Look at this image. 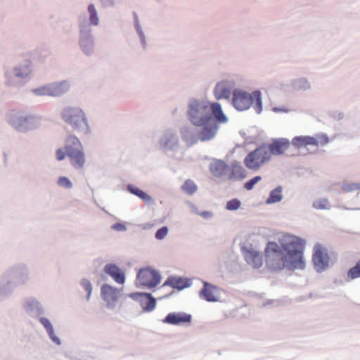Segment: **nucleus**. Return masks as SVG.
Listing matches in <instances>:
<instances>
[{"instance_id": "4c0bfd02", "label": "nucleus", "mask_w": 360, "mask_h": 360, "mask_svg": "<svg viewBox=\"0 0 360 360\" xmlns=\"http://www.w3.org/2000/svg\"><path fill=\"white\" fill-rule=\"evenodd\" d=\"M181 135H182V137L183 139L186 141H189L191 140L190 139V136L191 135V132L189 131L188 129L187 128H184L182 131H181Z\"/></svg>"}, {"instance_id": "4468645a", "label": "nucleus", "mask_w": 360, "mask_h": 360, "mask_svg": "<svg viewBox=\"0 0 360 360\" xmlns=\"http://www.w3.org/2000/svg\"><path fill=\"white\" fill-rule=\"evenodd\" d=\"M201 298L210 302H217L219 297V289L207 282H203V287L199 292Z\"/></svg>"}, {"instance_id": "473e14b6", "label": "nucleus", "mask_w": 360, "mask_h": 360, "mask_svg": "<svg viewBox=\"0 0 360 360\" xmlns=\"http://www.w3.org/2000/svg\"><path fill=\"white\" fill-rule=\"evenodd\" d=\"M58 184L61 187H64L68 189L72 187V182L68 178L65 176L59 177L58 179Z\"/></svg>"}, {"instance_id": "c85d7f7f", "label": "nucleus", "mask_w": 360, "mask_h": 360, "mask_svg": "<svg viewBox=\"0 0 360 360\" xmlns=\"http://www.w3.org/2000/svg\"><path fill=\"white\" fill-rule=\"evenodd\" d=\"M182 190L188 193L193 194L197 189L196 185L191 180H186L181 186Z\"/></svg>"}, {"instance_id": "20e7f679", "label": "nucleus", "mask_w": 360, "mask_h": 360, "mask_svg": "<svg viewBox=\"0 0 360 360\" xmlns=\"http://www.w3.org/2000/svg\"><path fill=\"white\" fill-rule=\"evenodd\" d=\"M62 117L64 121L72 126L74 130L86 134L89 125L84 112L78 108L69 107L63 110Z\"/></svg>"}, {"instance_id": "c756f323", "label": "nucleus", "mask_w": 360, "mask_h": 360, "mask_svg": "<svg viewBox=\"0 0 360 360\" xmlns=\"http://www.w3.org/2000/svg\"><path fill=\"white\" fill-rule=\"evenodd\" d=\"M347 276L351 279H354L360 277V260L354 266L351 268L348 272Z\"/></svg>"}, {"instance_id": "6e6552de", "label": "nucleus", "mask_w": 360, "mask_h": 360, "mask_svg": "<svg viewBox=\"0 0 360 360\" xmlns=\"http://www.w3.org/2000/svg\"><path fill=\"white\" fill-rule=\"evenodd\" d=\"M136 280L141 285L152 288L160 283L161 276L157 271L145 268L139 271Z\"/></svg>"}, {"instance_id": "7ed1b4c3", "label": "nucleus", "mask_w": 360, "mask_h": 360, "mask_svg": "<svg viewBox=\"0 0 360 360\" xmlns=\"http://www.w3.org/2000/svg\"><path fill=\"white\" fill-rule=\"evenodd\" d=\"M232 104L238 110H248L251 105L257 113L262 110V102L261 93L258 91L249 94L240 89H235L233 91Z\"/></svg>"}, {"instance_id": "39448f33", "label": "nucleus", "mask_w": 360, "mask_h": 360, "mask_svg": "<svg viewBox=\"0 0 360 360\" xmlns=\"http://www.w3.org/2000/svg\"><path fill=\"white\" fill-rule=\"evenodd\" d=\"M269 153V150L263 144L245 156L243 160L244 165L250 170L257 171L270 161Z\"/></svg>"}, {"instance_id": "9d476101", "label": "nucleus", "mask_w": 360, "mask_h": 360, "mask_svg": "<svg viewBox=\"0 0 360 360\" xmlns=\"http://www.w3.org/2000/svg\"><path fill=\"white\" fill-rule=\"evenodd\" d=\"M69 88L66 82H61L33 89V92L37 96H58L67 92Z\"/></svg>"}, {"instance_id": "f8f14e48", "label": "nucleus", "mask_w": 360, "mask_h": 360, "mask_svg": "<svg viewBox=\"0 0 360 360\" xmlns=\"http://www.w3.org/2000/svg\"><path fill=\"white\" fill-rule=\"evenodd\" d=\"M120 295V291L111 285L104 284L101 287V297L107 303L108 307L113 308L116 305Z\"/></svg>"}, {"instance_id": "423d86ee", "label": "nucleus", "mask_w": 360, "mask_h": 360, "mask_svg": "<svg viewBox=\"0 0 360 360\" xmlns=\"http://www.w3.org/2000/svg\"><path fill=\"white\" fill-rule=\"evenodd\" d=\"M189 106V120L194 125L201 124L202 122L212 118L210 113V108L208 102L193 101Z\"/></svg>"}, {"instance_id": "ea45409f", "label": "nucleus", "mask_w": 360, "mask_h": 360, "mask_svg": "<svg viewBox=\"0 0 360 360\" xmlns=\"http://www.w3.org/2000/svg\"><path fill=\"white\" fill-rule=\"evenodd\" d=\"M112 229L117 231H123L125 229V226L122 224L117 223L112 226Z\"/></svg>"}, {"instance_id": "7c9ffc66", "label": "nucleus", "mask_w": 360, "mask_h": 360, "mask_svg": "<svg viewBox=\"0 0 360 360\" xmlns=\"http://www.w3.org/2000/svg\"><path fill=\"white\" fill-rule=\"evenodd\" d=\"M80 284L84 290L87 292L86 298L89 300L92 291V285L91 282L89 280L84 278L81 281Z\"/></svg>"}, {"instance_id": "f3484780", "label": "nucleus", "mask_w": 360, "mask_h": 360, "mask_svg": "<svg viewBox=\"0 0 360 360\" xmlns=\"http://www.w3.org/2000/svg\"><path fill=\"white\" fill-rule=\"evenodd\" d=\"M35 119L32 116H17L11 120V125L20 131L32 129Z\"/></svg>"}, {"instance_id": "f257e3e1", "label": "nucleus", "mask_w": 360, "mask_h": 360, "mask_svg": "<svg viewBox=\"0 0 360 360\" xmlns=\"http://www.w3.org/2000/svg\"><path fill=\"white\" fill-rule=\"evenodd\" d=\"M281 248L276 242H269L265 248L266 266L272 271L290 270L305 267L304 240L292 235L284 236Z\"/></svg>"}, {"instance_id": "a878e982", "label": "nucleus", "mask_w": 360, "mask_h": 360, "mask_svg": "<svg viewBox=\"0 0 360 360\" xmlns=\"http://www.w3.org/2000/svg\"><path fill=\"white\" fill-rule=\"evenodd\" d=\"M40 322L46 328L50 338L53 340V341L59 345L60 340L58 338L55 336L53 328L51 322L49 321V320L47 319L46 318H41L40 319Z\"/></svg>"}, {"instance_id": "e433bc0d", "label": "nucleus", "mask_w": 360, "mask_h": 360, "mask_svg": "<svg viewBox=\"0 0 360 360\" xmlns=\"http://www.w3.org/2000/svg\"><path fill=\"white\" fill-rule=\"evenodd\" d=\"M357 189H360V185L356 184H346L343 187V190L346 192H351Z\"/></svg>"}, {"instance_id": "4be33fe9", "label": "nucleus", "mask_w": 360, "mask_h": 360, "mask_svg": "<svg viewBox=\"0 0 360 360\" xmlns=\"http://www.w3.org/2000/svg\"><path fill=\"white\" fill-rule=\"evenodd\" d=\"M164 285H170L172 288L181 290L188 287L190 285V282L186 278L180 277H169L165 282Z\"/></svg>"}, {"instance_id": "6ab92c4d", "label": "nucleus", "mask_w": 360, "mask_h": 360, "mask_svg": "<svg viewBox=\"0 0 360 360\" xmlns=\"http://www.w3.org/2000/svg\"><path fill=\"white\" fill-rule=\"evenodd\" d=\"M105 272L110 276L112 279L118 284H124L125 282L124 272L117 265L109 264L104 268Z\"/></svg>"}, {"instance_id": "58836bf2", "label": "nucleus", "mask_w": 360, "mask_h": 360, "mask_svg": "<svg viewBox=\"0 0 360 360\" xmlns=\"http://www.w3.org/2000/svg\"><path fill=\"white\" fill-rule=\"evenodd\" d=\"M30 68H29V67H27V68H25V72H20V71H18V72H16V75H17L18 77H25V76L28 75L30 74Z\"/></svg>"}, {"instance_id": "0eeeda50", "label": "nucleus", "mask_w": 360, "mask_h": 360, "mask_svg": "<svg viewBox=\"0 0 360 360\" xmlns=\"http://www.w3.org/2000/svg\"><path fill=\"white\" fill-rule=\"evenodd\" d=\"M329 138L323 134H316L314 136H298L292 140V144L297 148L307 147L313 146L316 147L323 146L329 143Z\"/></svg>"}, {"instance_id": "c9c22d12", "label": "nucleus", "mask_w": 360, "mask_h": 360, "mask_svg": "<svg viewBox=\"0 0 360 360\" xmlns=\"http://www.w3.org/2000/svg\"><path fill=\"white\" fill-rule=\"evenodd\" d=\"M168 233V229L167 226H163L158 229L155 233V238L158 240L163 239Z\"/></svg>"}, {"instance_id": "f03ea898", "label": "nucleus", "mask_w": 360, "mask_h": 360, "mask_svg": "<svg viewBox=\"0 0 360 360\" xmlns=\"http://www.w3.org/2000/svg\"><path fill=\"white\" fill-rule=\"evenodd\" d=\"M65 150L58 148L56 152V159L61 161L68 156L71 165L77 169H82L86 163V156L79 139L75 136L69 135L65 140Z\"/></svg>"}, {"instance_id": "9b49d317", "label": "nucleus", "mask_w": 360, "mask_h": 360, "mask_svg": "<svg viewBox=\"0 0 360 360\" xmlns=\"http://www.w3.org/2000/svg\"><path fill=\"white\" fill-rule=\"evenodd\" d=\"M198 126L200 127L198 131V137L201 141L212 139L216 136L219 129L217 122L213 118H210V120L202 122L201 124Z\"/></svg>"}, {"instance_id": "aec40b11", "label": "nucleus", "mask_w": 360, "mask_h": 360, "mask_svg": "<svg viewBox=\"0 0 360 360\" xmlns=\"http://www.w3.org/2000/svg\"><path fill=\"white\" fill-rule=\"evenodd\" d=\"M211 173L216 177L224 176L229 168V166L221 160H216L210 165Z\"/></svg>"}, {"instance_id": "dca6fc26", "label": "nucleus", "mask_w": 360, "mask_h": 360, "mask_svg": "<svg viewBox=\"0 0 360 360\" xmlns=\"http://www.w3.org/2000/svg\"><path fill=\"white\" fill-rule=\"evenodd\" d=\"M234 87L232 81H221L218 82L214 89V95L216 99L229 98L231 90Z\"/></svg>"}, {"instance_id": "cd10ccee", "label": "nucleus", "mask_w": 360, "mask_h": 360, "mask_svg": "<svg viewBox=\"0 0 360 360\" xmlns=\"http://www.w3.org/2000/svg\"><path fill=\"white\" fill-rule=\"evenodd\" d=\"M88 11L89 13L90 23L93 25H97L98 24V17L96 10L93 4L89 5Z\"/></svg>"}, {"instance_id": "2f4dec72", "label": "nucleus", "mask_w": 360, "mask_h": 360, "mask_svg": "<svg viewBox=\"0 0 360 360\" xmlns=\"http://www.w3.org/2000/svg\"><path fill=\"white\" fill-rule=\"evenodd\" d=\"M261 179L262 178L260 176H256L251 179L250 181H247L244 184V188L248 191H250L254 188L255 185L257 183H258Z\"/></svg>"}, {"instance_id": "a211bd4d", "label": "nucleus", "mask_w": 360, "mask_h": 360, "mask_svg": "<svg viewBox=\"0 0 360 360\" xmlns=\"http://www.w3.org/2000/svg\"><path fill=\"white\" fill-rule=\"evenodd\" d=\"M244 257L247 263L255 269H259L263 265V255L253 249H245L243 252Z\"/></svg>"}, {"instance_id": "2eb2a0df", "label": "nucleus", "mask_w": 360, "mask_h": 360, "mask_svg": "<svg viewBox=\"0 0 360 360\" xmlns=\"http://www.w3.org/2000/svg\"><path fill=\"white\" fill-rule=\"evenodd\" d=\"M191 320L192 316L191 314L184 312H172L169 313L162 320V322L170 325H182L190 323Z\"/></svg>"}, {"instance_id": "a19ab883", "label": "nucleus", "mask_w": 360, "mask_h": 360, "mask_svg": "<svg viewBox=\"0 0 360 360\" xmlns=\"http://www.w3.org/2000/svg\"><path fill=\"white\" fill-rule=\"evenodd\" d=\"M202 217H205V218H210L212 216V212H208V211H206V212H202L200 214Z\"/></svg>"}, {"instance_id": "b1692460", "label": "nucleus", "mask_w": 360, "mask_h": 360, "mask_svg": "<svg viewBox=\"0 0 360 360\" xmlns=\"http://www.w3.org/2000/svg\"><path fill=\"white\" fill-rule=\"evenodd\" d=\"M127 189L130 193L137 195L139 198L142 199L146 202H148L151 200V198L150 197V195H148L147 193H146L142 190H141L140 188L134 185H129L127 186Z\"/></svg>"}, {"instance_id": "ddd939ff", "label": "nucleus", "mask_w": 360, "mask_h": 360, "mask_svg": "<svg viewBox=\"0 0 360 360\" xmlns=\"http://www.w3.org/2000/svg\"><path fill=\"white\" fill-rule=\"evenodd\" d=\"M270 153L269 156L271 158L273 155H278L284 153L290 146V142L287 139H277L271 143L264 144Z\"/></svg>"}, {"instance_id": "5701e85b", "label": "nucleus", "mask_w": 360, "mask_h": 360, "mask_svg": "<svg viewBox=\"0 0 360 360\" xmlns=\"http://www.w3.org/2000/svg\"><path fill=\"white\" fill-rule=\"evenodd\" d=\"M210 110L218 122L225 123L227 122V117L224 114L221 106L219 103L210 104Z\"/></svg>"}, {"instance_id": "1a4fd4ad", "label": "nucleus", "mask_w": 360, "mask_h": 360, "mask_svg": "<svg viewBox=\"0 0 360 360\" xmlns=\"http://www.w3.org/2000/svg\"><path fill=\"white\" fill-rule=\"evenodd\" d=\"M312 261L317 271L321 272L326 269L330 264L328 250L320 244L314 245Z\"/></svg>"}, {"instance_id": "f704fd0d", "label": "nucleus", "mask_w": 360, "mask_h": 360, "mask_svg": "<svg viewBox=\"0 0 360 360\" xmlns=\"http://www.w3.org/2000/svg\"><path fill=\"white\" fill-rule=\"evenodd\" d=\"M313 206L316 209H327L328 208L329 203L328 201L326 199L318 200L314 202Z\"/></svg>"}, {"instance_id": "393cba45", "label": "nucleus", "mask_w": 360, "mask_h": 360, "mask_svg": "<svg viewBox=\"0 0 360 360\" xmlns=\"http://www.w3.org/2000/svg\"><path fill=\"white\" fill-rule=\"evenodd\" d=\"M246 176V171L240 165L235 164L232 166L230 179H243Z\"/></svg>"}, {"instance_id": "412c9836", "label": "nucleus", "mask_w": 360, "mask_h": 360, "mask_svg": "<svg viewBox=\"0 0 360 360\" xmlns=\"http://www.w3.org/2000/svg\"><path fill=\"white\" fill-rule=\"evenodd\" d=\"M131 297L135 298L137 296L142 297L145 300H142L141 307L144 311H150L153 310L156 306V301L155 298L152 297L150 294L148 293H136L130 295Z\"/></svg>"}, {"instance_id": "72a5a7b5", "label": "nucleus", "mask_w": 360, "mask_h": 360, "mask_svg": "<svg viewBox=\"0 0 360 360\" xmlns=\"http://www.w3.org/2000/svg\"><path fill=\"white\" fill-rule=\"evenodd\" d=\"M240 205V202L238 199H233L227 202L226 208L229 210H236Z\"/></svg>"}, {"instance_id": "bb28decb", "label": "nucleus", "mask_w": 360, "mask_h": 360, "mask_svg": "<svg viewBox=\"0 0 360 360\" xmlns=\"http://www.w3.org/2000/svg\"><path fill=\"white\" fill-rule=\"evenodd\" d=\"M282 188L281 186H278L271 191L270 193V195L269 198L266 200L267 204H271L280 202L282 200Z\"/></svg>"}]
</instances>
